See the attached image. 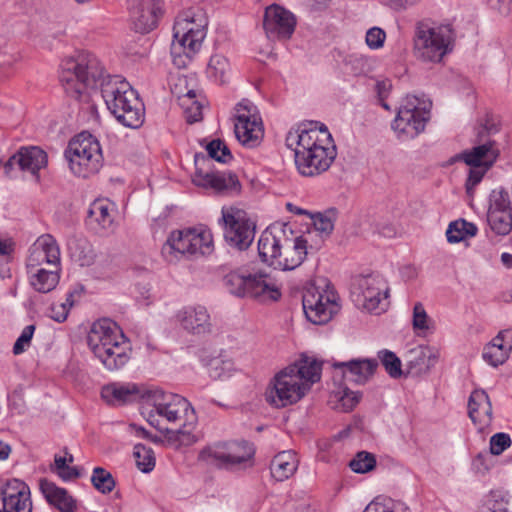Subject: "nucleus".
I'll return each instance as SVG.
<instances>
[{"label": "nucleus", "mask_w": 512, "mask_h": 512, "mask_svg": "<svg viewBox=\"0 0 512 512\" xmlns=\"http://www.w3.org/2000/svg\"><path fill=\"white\" fill-rule=\"evenodd\" d=\"M285 143L294 152L298 172L306 177L317 176L328 170L337 155L332 135L319 122L301 123L290 129Z\"/></svg>", "instance_id": "f257e3e1"}, {"label": "nucleus", "mask_w": 512, "mask_h": 512, "mask_svg": "<svg viewBox=\"0 0 512 512\" xmlns=\"http://www.w3.org/2000/svg\"><path fill=\"white\" fill-rule=\"evenodd\" d=\"M321 371L320 361L312 356L302 355L274 375L265 390V400L276 408L297 403L320 380Z\"/></svg>", "instance_id": "f03ea898"}, {"label": "nucleus", "mask_w": 512, "mask_h": 512, "mask_svg": "<svg viewBox=\"0 0 512 512\" xmlns=\"http://www.w3.org/2000/svg\"><path fill=\"white\" fill-rule=\"evenodd\" d=\"M208 16L200 6L184 10L173 27L171 57L175 67L186 68L200 50L206 37Z\"/></svg>", "instance_id": "7ed1b4c3"}, {"label": "nucleus", "mask_w": 512, "mask_h": 512, "mask_svg": "<svg viewBox=\"0 0 512 512\" xmlns=\"http://www.w3.org/2000/svg\"><path fill=\"white\" fill-rule=\"evenodd\" d=\"M101 94L109 111L124 126L139 128L145 117L144 104L137 92L121 76H108L101 83Z\"/></svg>", "instance_id": "20e7f679"}, {"label": "nucleus", "mask_w": 512, "mask_h": 512, "mask_svg": "<svg viewBox=\"0 0 512 512\" xmlns=\"http://www.w3.org/2000/svg\"><path fill=\"white\" fill-rule=\"evenodd\" d=\"M102 77L103 68L89 52H79L60 64V82L66 94L74 99H80L86 88L94 86Z\"/></svg>", "instance_id": "39448f33"}, {"label": "nucleus", "mask_w": 512, "mask_h": 512, "mask_svg": "<svg viewBox=\"0 0 512 512\" xmlns=\"http://www.w3.org/2000/svg\"><path fill=\"white\" fill-rule=\"evenodd\" d=\"M453 31L448 25L429 21L416 24L413 36V54L424 63H439L452 50Z\"/></svg>", "instance_id": "423d86ee"}, {"label": "nucleus", "mask_w": 512, "mask_h": 512, "mask_svg": "<svg viewBox=\"0 0 512 512\" xmlns=\"http://www.w3.org/2000/svg\"><path fill=\"white\" fill-rule=\"evenodd\" d=\"M340 297L331 283L320 278L307 284L302 306L308 321L316 325L328 323L341 309Z\"/></svg>", "instance_id": "0eeeda50"}, {"label": "nucleus", "mask_w": 512, "mask_h": 512, "mask_svg": "<svg viewBox=\"0 0 512 512\" xmlns=\"http://www.w3.org/2000/svg\"><path fill=\"white\" fill-rule=\"evenodd\" d=\"M153 409L149 412L148 422L159 431H164L160 426V419L168 423H181L185 419V426L195 425L197 417L190 402L178 395L163 390H155L151 395Z\"/></svg>", "instance_id": "6e6552de"}, {"label": "nucleus", "mask_w": 512, "mask_h": 512, "mask_svg": "<svg viewBox=\"0 0 512 512\" xmlns=\"http://www.w3.org/2000/svg\"><path fill=\"white\" fill-rule=\"evenodd\" d=\"M64 156L71 171L83 178L97 173L103 161L99 141L88 132H81L72 138L65 149Z\"/></svg>", "instance_id": "1a4fd4ad"}, {"label": "nucleus", "mask_w": 512, "mask_h": 512, "mask_svg": "<svg viewBox=\"0 0 512 512\" xmlns=\"http://www.w3.org/2000/svg\"><path fill=\"white\" fill-rule=\"evenodd\" d=\"M432 102L424 96L407 95L401 102L392 129L398 138H415L424 131L430 119Z\"/></svg>", "instance_id": "9d476101"}, {"label": "nucleus", "mask_w": 512, "mask_h": 512, "mask_svg": "<svg viewBox=\"0 0 512 512\" xmlns=\"http://www.w3.org/2000/svg\"><path fill=\"white\" fill-rule=\"evenodd\" d=\"M212 236L209 232H197L195 229L173 231L164 243L161 254L164 259L173 263L180 256H204L213 250Z\"/></svg>", "instance_id": "9b49d317"}, {"label": "nucleus", "mask_w": 512, "mask_h": 512, "mask_svg": "<svg viewBox=\"0 0 512 512\" xmlns=\"http://www.w3.org/2000/svg\"><path fill=\"white\" fill-rule=\"evenodd\" d=\"M389 287L386 280L376 273L357 276L351 287V297L359 308L380 313L388 306Z\"/></svg>", "instance_id": "f8f14e48"}, {"label": "nucleus", "mask_w": 512, "mask_h": 512, "mask_svg": "<svg viewBox=\"0 0 512 512\" xmlns=\"http://www.w3.org/2000/svg\"><path fill=\"white\" fill-rule=\"evenodd\" d=\"M219 225L223 229L225 242L240 251L248 249L253 243L256 224L246 211L234 206L223 207Z\"/></svg>", "instance_id": "ddd939ff"}, {"label": "nucleus", "mask_w": 512, "mask_h": 512, "mask_svg": "<svg viewBox=\"0 0 512 512\" xmlns=\"http://www.w3.org/2000/svg\"><path fill=\"white\" fill-rule=\"evenodd\" d=\"M498 132L497 125L490 119L475 128L474 147L462 152L458 158L468 166H485L490 168L499 155V147L492 138Z\"/></svg>", "instance_id": "4468645a"}, {"label": "nucleus", "mask_w": 512, "mask_h": 512, "mask_svg": "<svg viewBox=\"0 0 512 512\" xmlns=\"http://www.w3.org/2000/svg\"><path fill=\"white\" fill-rule=\"evenodd\" d=\"M208 457L220 468H232L252 459L253 444L244 440L216 443L207 449Z\"/></svg>", "instance_id": "2eb2a0df"}, {"label": "nucleus", "mask_w": 512, "mask_h": 512, "mask_svg": "<svg viewBox=\"0 0 512 512\" xmlns=\"http://www.w3.org/2000/svg\"><path fill=\"white\" fill-rule=\"evenodd\" d=\"M297 19L284 7L272 4L265 9L263 29L268 39L287 41L295 32Z\"/></svg>", "instance_id": "dca6fc26"}, {"label": "nucleus", "mask_w": 512, "mask_h": 512, "mask_svg": "<svg viewBox=\"0 0 512 512\" xmlns=\"http://www.w3.org/2000/svg\"><path fill=\"white\" fill-rule=\"evenodd\" d=\"M0 512H32L29 486L20 479L0 482Z\"/></svg>", "instance_id": "f3484780"}, {"label": "nucleus", "mask_w": 512, "mask_h": 512, "mask_svg": "<svg viewBox=\"0 0 512 512\" xmlns=\"http://www.w3.org/2000/svg\"><path fill=\"white\" fill-rule=\"evenodd\" d=\"M39 266L60 267V249L56 239L50 234H43L30 247L26 261L27 271L40 270Z\"/></svg>", "instance_id": "a211bd4d"}, {"label": "nucleus", "mask_w": 512, "mask_h": 512, "mask_svg": "<svg viewBox=\"0 0 512 512\" xmlns=\"http://www.w3.org/2000/svg\"><path fill=\"white\" fill-rule=\"evenodd\" d=\"M208 161L206 156L202 153H196L194 162L196 165V172L193 177V182L197 186L204 188H212L217 193H227L231 191H238L239 181L237 176L232 172H203L200 164Z\"/></svg>", "instance_id": "6ab92c4d"}, {"label": "nucleus", "mask_w": 512, "mask_h": 512, "mask_svg": "<svg viewBox=\"0 0 512 512\" xmlns=\"http://www.w3.org/2000/svg\"><path fill=\"white\" fill-rule=\"evenodd\" d=\"M288 232L292 234L285 224L275 222L261 233L258 239V256L263 263L273 266L276 257L280 255L282 245H285Z\"/></svg>", "instance_id": "aec40b11"}, {"label": "nucleus", "mask_w": 512, "mask_h": 512, "mask_svg": "<svg viewBox=\"0 0 512 512\" xmlns=\"http://www.w3.org/2000/svg\"><path fill=\"white\" fill-rule=\"evenodd\" d=\"M310 248H312L310 246ZM308 238L305 236H289L287 234L285 245H282L280 255L276 257L273 268L282 271L293 270L304 261L308 254Z\"/></svg>", "instance_id": "412c9836"}, {"label": "nucleus", "mask_w": 512, "mask_h": 512, "mask_svg": "<svg viewBox=\"0 0 512 512\" xmlns=\"http://www.w3.org/2000/svg\"><path fill=\"white\" fill-rule=\"evenodd\" d=\"M160 0H129V12L133 29L148 33L157 26Z\"/></svg>", "instance_id": "4be33fe9"}, {"label": "nucleus", "mask_w": 512, "mask_h": 512, "mask_svg": "<svg viewBox=\"0 0 512 512\" xmlns=\"http://www.w3.org/2000/svg\"><path fill=\"white\" fill-rule=\"evenodd\" d=\"M124 338H126L125 335L115 322L110 319H101L92 325L87 343L95 355L104 348L113 347L114 342Z\"/></svg>", "instance_id": "5701e85b"}, {"label": "nucleus", "mask_w": 512, "mask_h": 512, "mask_svg": "<svg viewBox=\"0 0 512 512\" xmlns=\"http://www.w3.org/2000/svg\"><path fill=\"white\" fill-rule=\"evenodd\" d=\"M336 374H341L349 382L363 385L374 375L378 362L375 359H351L333 364Z\"/></svg>", "instance_id": "b1692460"}, {"label": "nucleus", "mask_w": 512, "mask_h": 512, "mask_svg": "<svg viewBox=\"0 0 512 512\" xmlns=\"http://www.w3.org/2000/svg\"><path fill=\"white\" fill-rule=\"evenodd\" d=\"M252 109L253 104L247 99H243L235 107V136L242 145L249 147H252L255 139L253 131L256 126V118L251 113Z\"/></svg>", "instance_id": "393cba45"}, {"label": "nucleus", "mask_w": 512, "mask_h": 512, "mask_svg": "<svg viewBox=\"0 0 512 512\" xmlns=\"http://www.w3.org/2000/svg\"><path fill=\"white\" fill-rule=\"evenodd\" d=\"M468 415L480 432L488 428L493 419L492 404L485 390L475 389L468 400Z\"/></svg>", "instance_id": "a878e982"}, {"label": "nucleus", "mask_w": 512, "mask_h": 512, "mask_svg": "<svg viewBox=\"0 0 512 512\" xmlns=\"http://www.w3.org/2000/svg\"><path fill=\"white\" fill-rule=\"evenodd\" d=\"M439 357V350L434 347L420 345L410 349L406 355L407 373L412 376L427 374Z\"/></svg>", "instance_id": "bb28decb"}, {"label": "nucleus", "mask_w": 512, "mask_h": 512, "mask_svg": "<svg viewBox=\"0 0 512 512\" xmlns=\"http://www.w3.org/2000/svg\"><path fill=\"white\" fill-rule=\"evenodd\" d=\"M47 154L36 146L22 147L5 164V170L18 166L22 171L37 175L38 171L47 165Z\"/></svg>", "instance_id": "cd10ccee"}, {"label": "nucleus", "mask_w": 512, "mask_h": 512, "mask_svg": "<svg viewBox=\"0 0 512 512\" xmlns=\"http://www.w3.org/2000/svg\"><path fill=\"white\" fill-rule=\"evenodd\" d=\"M177 319L185 330L193 334L211 331L210 315L204 306L186 307L178 312Z\"/></svg>", "instance_id": "c85d7f7f"}, {"label": "nucleus", "mask_w": 512, "mask_h": 512, "mask_svg": "<svg viewBox=\"0 0 512 512\" xmlns=\"http://www.w3.org/2000/svg\"><path fill=\"white\" fill-rule=\"evenodd\" d=\"M224 284L236 296L256 298V274L243 268L226 275Z\"/></svg>", "instance_id": "c756f323"}, {"label": "nucleus", "mask_w": 512, "mask_h": 512, "mask_svg": "<svg viewBox=\"0 0 512 512\" xmlns=\"http://www.w3.org/2000/svg\"><path fill=\"white\" fill-rule=\"evenodd\" d=\"M131 347L127 338L114 342L113 347L109 346L95 354L101 363L110 371L118 370L130 359Z\"/></svg>", "instance_id": "7c9ffc66"}, {"label": "nucleus", "mask_w": 512, "mask_h": 512, "mask_svg": "<svg viewBox=\"0 0 512 512\" xmlns=\"http://www.w3.org/2000/svg\"><path fill=\"white\" fill-rule=\"evenodd\" d=\"M40 490L49 504L55 506L61 512H76V501L67 490L56 486L47 479H41Z\"/></svg>", "instance_id": "2f4dec72"}, {"label": "nucleus", "mask_w": 512, "mask_h": 512, "mask_svg": "<svg viewBox=\"0 0 512 512\" xmlns=\"http://www.w3.org/2000/svg\"><path fill=\"white\" fill-rule=\"evenodd\" d=\"M299 460L292 450L278 453L270 464V473L273 479L278 482L285 481L297 471Z\"/></svg>", "instance_id": "473e14b6"}, {"label": "nucleus", "mask_w": 512, "mask_h": 512, "mask_svg": "<svg viewBox=\"0 0 512 512\" xmlns=\"http://www.w3.org/2000/svg\"><path fill=\"white\" fill-rule=\"evenodd\" d=\"M507 332L501 331L483 349V359L490 365H502L509 357L512 345L505 342Z\"/></svg>", "instance_id": "72a5a7b5"}, {"label": "nucleus", "mask_w": 512, "mask_h": 512, "mask_svg": "<svg viewBox=\"0 0 512 512\" xmlns=\"http://www.w3.org/2000/svg\"><path fill=\"white\" fill-rule=\"evenodd\" d=\"M67 248L71 259L80 266H90L94 263V250L85 238L75 236L69 238Z\"/></svg>", "instance_id": "f704fd0d"}, {"label": "nucleus", "mask_w": 512, "mask_h": 512, "mask_svg": "<svg viewBox=\"0 0 512 512\" xmlns=\"http://www.w3.org/2000/svg\"><path fill=\"white\" fill-rule=\"evenodd\" d=\"M281 297V282L275 276L258 273V303H274Z\"/></svg>", "instance_id": "c9c22d12"}, {"label": "nucleus", "mask_w": 512, "mask_h": 512, "mask_svg": "<svg viewBox=\"0 0 512 512\" xmlns=\"http://www.w3.org/2000/svg\"><path fill=\"white\" fill-rule=\"evenodd\" d=\"M60 268L55 270H35L27 271L29 274L30 284L40 293H48L56 288L59 283Z\"/></svg>", "instance_id": "e433bc0d"}, {"label": "nucleus", "mask_w": 512, "mask_h": 512, "mask_svg": "<svg viewBox=\"0 0 512 512\" xmlns=\"http://www.w3.org/2000/svg\"><path fill=\"white\" fill-rule=\"evenodd\" d=\"M138 393L135 385L110 384L102 389V398L110 405H123Z\"/></svg>", "instance_id": "4c0bfd02"}, {"label": "nucleus", "mask_w": 512, "mask_h": 512, "mask_svg": "<svg viewBox=\"0 0 512 512\" xmlns=\"http://www.w3.org/2000/svg\"><path fill=\"white\" fill-rule=\"evenodd\" d=\"M477 231L478 229L475 224L459 219L449 224L446 230L447 241L449 243H459L475 236Z\"/></svg>", "instance_id": "58836bf2"}, {"label": "nucleus", "mask_w": 512, "mask_h": 512, "mask_svg": "<svg viewBox=\"0 0 512 512\" xmlns=\"http://www.w3.org/2000/svg\"><path fill=\"white\" fill-rule=\"evenodd\" d=\"M179 424L178 429H168L164 428L163 433H165L166 439L169 443L179 446H190L197 441V437L193 434L192 430L195 425L185 426V419L182 420Z\"/></svg>", "instance_id": "ea45409f"}, {"label": "nucleus", "mask_w": 512, "mask_h": 512, "mask_svg": "<svg viewBox=\"0 0 512 512\" xmlns=\"http://www.w3.org/2000/svg\"><path fill=\"white\" fill-rule=\"evenodd\" d=\"M196 93L190 89L185 94H178L180 105L184 110L186 121L189 124L202 120V104L195 100Z\"/></svg>", "instance_id": "a19ab883"}, {"label": "nucleus", "mask_w": 512, "mask_h": 512, "mask_svg": "<svg viewBox=\"0 0 512 512\" xmlns=\"http://www.w3.org/2000/svg\"><path fill=\"white\" fill-rule=\"evenodd\" d=\"M315 230L320 232L323 236H328L334 229V223L337 218L336 209H328L324 212H317L310 214Z\"/></svg>", "instance_id": "79ce46f5"}, {"label": "nucleus", "mask_w": 512, "mask_h": 512, "mask_svg": "<svg viewBox=\"0 0 512 512\" xmlns=\"http://www.w3.org/2000/svg\"><path fill=\"white\" fill-rule=\"evenodd\" d=\"M512 212L510 196L502 188L494 189L489 196L487 214Z\"/></svg>", "instance_id": "37998d69"}, {"label": "nucleus", "mask_w": 512, "mask_h": 512, "mask_svg": "<svg viewBox=\"0 0 512 512\" xmlns=\"http://www.w3.org/2000/svg\"><path fill=\"white\" fill-rule=\"evenodd\" d=\"M137 468L143 473L151 472L155 467V455L150 447L136 444L133 450Z\"/></svg>", "instance_id": "c03bdc74"}, {"label": "nucleus", "mask_w": 512, "mask_h": 512, "mask_svg": "<svg viewBox=\"0 0 512 512\" xmlns=\"http://www.w3.org/2000/svg\"><path fill=\"white\" fill-rule=\"evenodd\" d=\"M490 229L499 236H506L512 231V212L487 214Z\"/></svg>", "instance_id": "a18cd8bd"}, {"label": "nucleus", "mask_w": 512, "mask_h": 512, "mask_svg": "<svg viewBox=\"0 0 512 512\" xmlns=\"http://www.w3.org/2000/svg\"><path fill=\"white\" fill-rule=\"evenodd\" d=\"M363 512H410V509L391 498L377 497L366 506Z\"/></svg>", "instance_id": "49530a36"}, {"label": "nucleus", "mask_w": 512, "mask_h": 512, "mask_svg": "<svg viewBox=\"0 0 512 512\" xmlns=\"http://www.w3.org/2000/svg\"><path fill=\"white\" fill-rule=\"evenodd\" d=\"M331 398L339 403L343 411H351L360 401L361 393L354 392L347 387H339L332 391Z\"/></svg>", "instance_id": "de8ad7c7"}, {"label": "nucleus", "mask_w": 512, "mask_h": 512, "mask_svg": "<svg viewBox=\"0 0 512 512\" xmlns=\"http://www.w3.org/2000/svg\"><path fill=\"white\" fill-rule=\"evenodd\" d=\"M478 512H509L508 500L501 492L492 491L485 497Z\"/></svg>", "instance_id": "09e8293b"}, {"label": "nucleus", "mask_w": 512, "mask_h": 512, "mask_svg": "<svg viewBox=\"0 0 512 512\" xmlns=\"http://www.w3.org/2000/svg\"><path fill=\"white\" fill-rule=\"evenodd\" d=\"M91 482L95 489L103 494L110 493L115 487V480L112 474L102 467L94 468Z\"/></svg>", "instance_id": "8fccbe9b"}, {"label": "nucleus", "mask_w": 512, "mask_h": 512, "mask_svg": "<svg viewBox=\"0 0 512 512\" xmlns=\"http://www.w3.org/2000/svg\"><path fill=\"white\" fill-rule=\"evenodd\" d=\"M228 69L229 62L225 56L219 54L211 56L208 63L207 73L210 77H213L215 81L224 83Z\"/></svg>", "instance_id": "3c124183"}, {"label": "nucleus", "mask_w": 512, "mask_h": 512, "mask_svg": "<svg viewBox=\"0 0 512 512\" xmlns=\"http://www.w3.org/2000/svg\"><path fill=\"white\" fill-rule=\"evenodd\" d=\"M208 157L220 163L232 160V154L227 145L220 139H214L206 145Z\"/></svg>", "instance_id": "603ef678"}, {"label": "nucleus", "mask_w": 512, "mask_h": 512, "mask_svg": "<svg viewBox=\"0 0 512 512\" xmlns=\"http://www.w3.org/2000/svg\"><path fill=\"white\" fill-rule=\"evenodd\" d=\"M376 466V459L373 454L361 451L350 461L349 467L356 473H367Z\"/></svg>", "instance_id": "864d4df0"}, {"label": "nucleus", "mask_w": 512, "mask_h": 512, "mask_svg": "<svg viewBox=\"0 0 512 512\" xmlns=\"http://www.w3.org/2000/svg\"><path fill=\"white\" fill-rule=\"evenodd\" d=\"M378 357L385 370L392 378H398L402 375L401 361L395 353L389 350H382L379 351Z\"/></svg>", "instance_id": "5fc2aeb1"}, {"label": "nucleus", "mask_w": 512, "mask_h": 512, "mask_svg": "<svg viewBox=\"0 0 512 512\" xmlns=\"http://www.w3.org/2000/svg\"><path fill=\"white\" fill-rule=\"evenodd\" d=\"M88 215L94 219L102 228H107L112 223V217L108 205L101 201H95L89 211Z\"/></svg>", "instance_id": "6e6d98bb"}, {"label": "nucleus", "mask_w": 512, "mask_h": 512, "mask_svg": "<svg viewBox=\"0 0 512 512\" xmlns=\"http://www.w3.org/2000/svg\"><path fill=\"white\" fill-rule=\"evenodd\" d=\"M233 368L232 361L216 358L209 364V375L214 380H223L230 377Z\"/></svg>", "instance_id": "4d7b16f0"}, {"label": "nucleus", "mask_w": 512, "mask_h": 512, "mask_svg": "<svg viewBox=\"0 0 512 512\" xmlns=\"http://www.w3.org/2000/svg\"><path fill=\"white\" fill-rule=\"evenodd\" d=\"M386 40V32L380 27H372L367 30L365 42L372 50L380 49L384 46Z\"/></svg>", "instance_id": "13d9d810"}, {"label": "nucleus", "mask_w": 512, "mask_h": 512, "mask_svg": "<svg viewBox=\"0 0 512 512\" xmlns=\"http://www.w3.org/2000/svg\"><path fill=\"white\" fill-rule=\"evenodd\" d=\"M34 331L35 325H28L22 330L21 335L18 337L13 346V353L15 355L23 353L26 348L30 346Z\"/></svg>", "instance_id": "bf43d9fd"}, {"label": "nucleus", "mask_w": 512, "mask_h": 512, "mask_svg": "<svg viewBox=\"0 0 512 512\" xmlns=\"http://www.w3.org/2000/svg\"><path fill=\"white\" fill-rule=\"evenodd\" d=\"M511 445L510 436L506 433H496L490 439V452L493 455L502 454Z\"/></svg>", "instance_id": "052dcab7"}, {"label": "nucleus", "mask_w": 512, "mask_h": 512, "mask_svg": "<svg viewBox=\"0 0 512 512\" xmlns=\"http://www.w3.org/2000/svg\"><path fill=\"white\" fill-rule=\"evenodd\" d=\"M413 328L415 330H427L428 315L421 303H416L413 308Z\"/></svg>", "instance_id": "680f3d73"}, {"label": "nucleus", "mask_w": 512, "mask_h": 512, "mask_svg": "<svg viewBox=\"0 0 512 512\" xmlns=\"http://www.w3.org/2000/svg\"><path fill=\"white\" fill-rule=\"evenodd\" d=\"M489 168L485 166H470L469 176L466 182L468 191L473 189L483 178L484 174Z\"/></svg>", "instance_id": "e2e57ef3"}, {"label": "nucleus", "mask_w": 512, "mask_h": 512, "mask_svg": "<svg viewBox=\"0 0 512 512\" xmlns=\"http://www.w3.org/2000/svg\"><path fill=\"white\" fill-rule=\"evenodd\" d=\"M52 319L57 322H63L67 319L68 316V308L66 307V303H61L58 306L52 305L51 307Z\"/></svg>", "instance_id": "0e129e2a"}, {"label": "nucleus", "mask_w": 512, "mask_h": 512, "mask_svg": "<svg viewBox=\"0 0 512 512\" xmlns=\"http://www.w3.org/2000/svg\"><path fill=\"white\" fill-rule=\"evenodd\" d=\"M58 476L64 481H69L79 478L80 472L76 467H71L67 464L63 470L58 472Z\"/></svg>", "instance_id": "69168bd1"}, {"label": "nucleus", "mask_w": 512, "mask_h": 512, "mask_svg": "<svg viewBox=\"0 0 512 512\" xmlns=\"http://www.w3.org/2000/svg\"><path fill=\"white\" fill-rule=\"evenodd\" d=\"M285 206H286L287 211H289L295 215H306V216L310 217L311 212H309L301 207H298L297 205H295L291 202H287Z\"/></svg>", "instance_id": "338daca9"}, {"label": "nucleus", "mask_w": 512, "mask_h": 512, "mask_svg": "<svg viewBox=\"0 0 512 512\" xmlns=\"http://www.w3.org/2000/svg\"><path fill=\"white\" fill-rule=\"evenodd\" d=\"M13 251V242L11 240H0V256L9 255Z\"/></svg>", "instance_id": "774afa93"}]
</instances>
